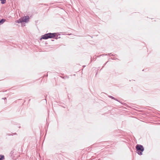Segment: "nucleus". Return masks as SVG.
Masks as SVG:
<instances>
[{"label":"nucleus","instance_id":"f257e3e1","mask_svg":"<svg viewBox=\"0 0 160 160\" xmlns=\"http://www.w3.org/2000/svg\"><path fill=\"white\" fill-rule=\"evenodd\" d=\"M56 36V33H49L45 34L44 35L42 36V38L40 39H47L48 38H52L55 37Z\"/></svg>","mask_w":160,"mask_h":160},{"label":"nucleus","instance_id":"f03ea898","mask_svg":"<svg viewBox=\"0 0 160 160\" xmlns=\"http://www.w3.org/2000/svg\"><path fill=\"white\" fill-rule=\"evenodd\" d=\"M136 148L137 149V151L139 150L141 152H139V151L137 152V153L140 155L142 154V152H143L144 150V148L143 146L141 145H137L136 147Z\"/></svg>","mask_w":160,"mask_h":160},{"label":"nucleus","instance_id":"7ed1b4c3","mask_svg":"<svg viewBox=\"0 0 160 160\" xmlns=\"http://www.w3.org/2000/svg\"><path fill=\"white\" fill-rule=\"evenodd\" d=\"M29 17L28 16H24L23 17L21 18V20L22 23L27 22L29 21Z\"/></svg>","mask_w":160,"mask_h":160},{"label":"nucleus","instance_id":"20e7f679","mask_svg":"<svg viewBox=\"0 0 160 160\" xmlns=\"http://www.w3.org/2000/svg\"><path fill=\"white\" fill-rule=\"evenodd\" d=\"M4 159V158L3 155L0 156V160H3Z\"/></svg>","mask_w":160,"mask_h":160},{"label":"nucleus","instance_id":"39448f33","mask_svg":"<svg viewBox=\"0 0 160 160\" xmlns=\"http://www.w3.org/2000/svg\"><path fill=\"white\" fill-rule=\"evenodd\" d=\"M1 1V3L3 4L5 3L6 2V0H0Z\"/></svg>","mask_w":160,"mask_h":160},{"label":"nucleus","instance_id":"423d86ee","mask_svg":"<svg viewBox=\"0 0 160 160\" xmlns=\"http://www.w3.org/2000/svg\"><path fill=\"white\" fill-rule=\"evenodd\" d=\"M17 22L18 23H22L21 22V18L17 20Z\"/></svg>","mask_w":160,"mask_h":160},{"label":"nucleus","instance_id":"0eeeda50","mask_svg":"<svg viewBox=\"0 0 160 160\" xmlns=\"http://www.w3.org/2000/svg\"><path fill=\"white\" fill-rule=\"evenodd\" d=\"M5 21V20L4 19H2L0 20V23H3L4 21Z\"/></svg>","mask_w":160,"mask_h":160},{"label":"nucleus","instance_id":"6e6552de","mask_svg":"<svg viewBox=\"0 0 160 160\" xmlns=\"http://www.w3.org/2000/svg\"><path fill=\"white\" fill-rule=\"evenodd\" d=\"M109 97H110V98H112V99H114V98L113 97H112V96H110Z\"/></svg>","mask_w":160,"mask_h":160}]
</instances>
